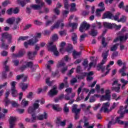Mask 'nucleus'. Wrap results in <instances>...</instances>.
<instances>
[{
    "label": "nucleus",
    "mask_w": 128,
    "mask_h": 128,
    "mask_svg": "<svg viewBox=\"0 0 128 128\" xmlns=\"http://www.w3.org/2000/svg\"><path fill=\"white\" fill-rule=\"evenodd\" d=\"M2 37L0 38V40L1 42H2V44L1 45L2 48H3L4 50H8V44H12V36L8 32H4L2 34ZM4 38H6L8 40V44H4V42H6V40H4Z\"/></svg>",
    "instance_id": "f257e3e1"
},
{
    "label": "nucleus",
    "mask_w": 128,
    "mask_h": 128,
    "mask_svg": "<svg viewBox=\"0 0 128 128\" xmlns=\"http://www.w3.org/2000/svg\"><path fill=\"white\" fill-rule=\"evenodd\" d=\"M110 106V104L108 102H106V103L103 104L102 107L100 110V112H110L112 110H114L116 106V102H114L112 106L110 107V110H108V108Z\"/></svg>",
    "instance_id": "f03ea898"
},
{
    "label": "nucleus",
    "mask_w": 128,
    "mask_h": 128,
    "mask_svg": "<svg viewBox=\"0 0 128 128\" xmlns=\"http://www.w3.org/2000/svg\"><path fill=\"white\" fill-rule=\"evenodd\" d=\"M47 48H48V50L52 52L54 55L56 56H58V48H56V45L54 44V42H50L47 44Z\"/></svg>",
    "instance_id": "7ed1b4c3"
},
{
    "label": "nucleus",
    "mask_w": 128,
    "mask_h": 128,
    "mask_svg": "<svg viewBox=\"0 0 128 128\" xmlns=\"http://www.w3.org/2000/svg\"><path fill=\"white\" fill-rule=\"evenodd\" d=\"M111 120L109 121L112 124H124V122L120 120V119L124 118V114H122L121 116L116 117V120H114V117H111Z\"/></svg>",
    "instance_id": "20e7f679"
},
{
    "label": "nucleus",
    "mask_w": 128,
    "mask_h": 128,
    "mask_svg": "<svg viewBox=\"0 0 128 128\" xmlns=\"http://www.w3.org/2000/svg\"><path fill=\"white\" fill-rule=\"evenodd\" d=\"M36 4H40V5L32 4L30 6V8L35 10H42V6H44V3L42 2H40V0H36Z\"/></svg>",
    "instance_id": "39448f33"
},
{
    "label": "nucleus",
    "mask_w": 128,
    "mask_h": 128,
    "mask_svg": "<svg viewBox=\"0 0 128 128\" xmlns=\"http://www.w3.org/2000/svg\"><path fill=\"white\" fill-rule=\"evenodd\" d=\"M11 86V94L12 96H18V90H16V82L13 81L10 84Z\"/></svg>",
    "instance_id": "423d86ee"
},
{
    "label": "nucleus",
    "mask_w": 128,
    "mask_h": 128,
    "mask_svg": "<svg viewBox=\"0 0 128 128\" xmlns=\"http://www.w3.org/2000/svg\"><path fill=\"white\" fill-rule=\"evenodd\" d=\"M4 102H5L6 106H8L9 104H11L13 108H18L20 106V104H18V103L16 102L15 101L10 102V100H8V96L5 97Z\"/></svg>",
    "instance_id": "0eeeda50"
},
{
    "label": "nucleus",
    "mask_w": 128,
    "mask_h": 128,
    "mask_svg": "<svg viewBox=\"0 0 128 128\" xmlns=\"http://www.w3.org/2000/svg\"><path fill=\"white\" fill-rule=\"evenodd\" d=\"M90 24H88L86 23V22L84 21L81 24L79 30L80 32H84V30H86L90 28Z\"/></svg>",
    "instance_id": "6e6552de"
},
{
    "label": "nucleus",
    "mask_w": 128,
    "mask_h": 128,
    "mask_svg": "<svg viewBox=\"0 0 128 128\" xmlns=\"http://www.w3.org/2000/svg\"><path fill=\"white\" fill-rule=\"evenodd\" d=\"M96 24H92L91 26V31L90 32V34L92 36H98V30H96Z\"/></svg>",
    "instance_id": "1a4fd4ad"
},
{
    "label": "nucleus",
    "mask_w": 128,
    "mask_h": 128,
    "mask_svg": "<svg viewBox=\"0 0 128 128\" xmlns=\"http://www.w3.org/2000/svg\"><path fill=\"white\" fill-rule=\"evenodd\" d=\"M106 64V62H102L100 64H98L96 66L97 70H102V72H104L106 70V66H104Z\"/></svg>",
    "instance_id": "9d476101"
},
{
    "label": "nucleus",
    "mask_w": 128,
    "mask_h": 128,
    "mask_svg": "<svg viewBox=\"0 0 128 128\" xmlns=\"http://www.w3.org/2000/svg\"><path fill=\"white\" fill-rule=\"evenodd\" d=\"M128 34H126L124 36H120V37H117L116 38H115L114 40V42H118V40H120V42H122L124 40H128Z\"/></svg>",
    "instance_id": "9b49d317"
},
{
    "label": "nucleus",
    "mask_w": 128,
    "mask_h": 128,
    "mask_svg": "<svg viewBox=\"0 0 128 128\" xmlns=\"http://www.w3.org/2000/svg\"><path fill=\"white\" fill-rule=\"evenodd\" d=\"M114 64V62L110 61L109 64L108 65H107V66L106 68V72L104 74H102V77L106 76L107 74H108L110 73V68H110V66H112V64Z\"/></svg>",
    "instance_id": "f8f14e48"
},
{
    "label": "nucleus",
    "mask_w": 128,
    "mask_h": 128,
    "mask_svg": "<svg viewBox=\"0 0 128 128\" xmlns=\"http://www.w3.org/2000/svg\"><path fill=\"white\" fill-rule=\"evenodd\" d=\"M57 87L56 86H53V88L48 92L49 96H56L58 94Z\"/></svg>",
    "instance_id": "ddd939ff"
},
{
    "label": "nucleus",
    "mask_w": 128,
    "mask_h": 128,
    "mask_svg": "<svg viewBox=\"0 0 128 128\" xmlns=\"http://www.w3.org/2000/svg\"><path fill=\"white\" fill-rule=\"evenodd\" d=\"M110 50H108L107 51H104L102 52V62H106V60H108V52Z\"/></svg>",
    "instance_id": "4468645a"
},
{
    "label": "nucleus",
    "mask_w": 128,
    "mask_h": 128,
    "mask_svg": "<svg viewBox=\"0 0 128 128\" xmlns=\"http://www.w3.org/2000/svg\"><path fill=\"white\" fill-rule=\"evenodd\" d=\"M84 76H87V80L88 82H90L94 80V78L92 76H94V72L91 71L89 72H86L84 74Z\"/></svg>",
    "instance_id": "2eb2a0df"
},
{
    "label": "nucleus",
    "mask_w": 128,
    "mask_h": 128,
    "mask_svg": "<svg viewBox=\"0 0 128 128\" xmlns=\"http://www.w3.org/2000/svg\"><path fill=\"white\" fill-rule=\"evenodd\" d=\"M38 52L36 51H34V52H32L30 51L28 52V56L29 60H32L34 56H36Z\"/></svg>",
    "instance_id": "dca6fc26"
},
{
    "label": "nucleus",
    "mask_w": 128,
    "mask_h": 128,
    "mask_svg": "<svg viewBox=\"0 0 128 128\" xmlns=\"http://www.w3.org/2000/svg\"><path fill=\"white\" fill-rule=\"evenodd\" d=\"M102 18V20H104V18H109L110 20H112V14L110 12H107L104 13Z\"/></svg>",
    "instance_id": "f3484780"
},
{
    "label": "nucleus",
    "mask_w": 128,
    "mask_h": 128,
    "mask_svg": "<svg viewBox=\"0 0 128 128\" xmlns=\"http://www.w3.org/2000/svg\"><path fill=\"white\" fill-rule=\"evenodd\" d=\"M24 64L26 65V66L27 68H31L32 66L34 64V62L30 61V62H26L24 61V60H22L20 61V64Z\"/></svg>",
    "instance_id": "a211bd4d"
},
{
    "label": "nucleus",
    "mask_w": 128,
    "mask_h": 128,
    "mask_svg": "<svg viewBox=\"0 0 128 128\" xmlns=\"http://www.w3.org/2000/svg\"><path fill=\"white\" fill-rule=\"evenodd\" d=\"M37 118L38 120H42L44 118L46 120V118H48V113L44 112V114H39L37 116Z\"/></svg>",
    "instance_id": "6ab92c4d"
},
{
    "label": "nucleus",
    "mask_w": 128,
    "mask_h": 128,
    "mask_svg": "<svg viewBox=\"0 0 128 128\" xmlns=\"http://www.w3.org/2000/svg\"><path fill=\"white\" fill-rule=\"evenodd\" d=\"M82 110V108L78 109V105L74 104L72 108V112H74L75 114H78V113Z\"/></svg>",
    "instance_id": "aec40b11"
},
{
    "label": "nucleus",
    "mask_w": 128,
    "mask_h": 128,
    "mask_svg": "<svg viewBox=\"0 0 128 128\" xmlns=\"http://www.w3.org/2000/svg\"><path fill=\"white\" fill-rule=\"evenodd\" d=\"M38 42V40L36 38L34 37L32 38L29 40L28 42L30 46H34V44H36Z\"/></svg>",
    "instance_id": "412c9836"
},
{
    "label": "nucleus",
    "mask_w": 128,
    "mask_h": 128,
    "mask_svg": "<svg viewBox=\"0 0 128 128\" xmlns=\"http://www.w3.org/2000/svg\"><path fill=\"white\" fill-rule=\"evenodd\" d=\"M72 40L74 44H78V35L75 32L72 33Z\"/></svg>",
    "instance_id": "4be33fe9"
},
{
    "label": "nucleus",
    "mask_w": 128,
    "mask_h": 128,
    "mask_svg": "<svg viewBox=\"0 0 128 128\" xmlns=\"http://www.w3.org/2000/svg\"><path fill=\"white\" fill-rule=\"evenodd\" d=\"M62 66H66V62H64V59L59 60L56 64V67L58 68Z\"/></svg>",
    "instance_id": "5701e85b"
},
{
    "label": "nucleus",
    "mask_w": 128,
    "mask_h": 128,
    "mask_svg": "<svg viewBox=\"0 0 128 128\" xmlns=\"http://www.w3.org/2000/svg\"><path fill=\"white\" fill-rule=\"evenodd\" d=\"M60 22H62V20H58L54 26L50 27V30H54V28H58L60 27Z\"/></svg>",
    "instance_id": "b1692460"
},
{
    "label": "nucleus",
    "mask_w": 128,
    "mask_h": 128,
    "mask_svg": "<svg viewBox=\"0 0 128 128\" xmlns=\"http://www.w3.org/2000/svg\"><path fill=\"white\" fill-rule=\"evenodd\" d=\"M24 56V52L22 51H20L17 54H12V58H22Z\"/></svg>",
    "instance_id": "393cba45"
},
{
    "label": "nucleus",
    "mask_w": 128,
    "mask_h": 128,
    "mask_svg": "<svg viewBox=\"0 0 128 128\" xmlns=\"http://www.w3.org/2000/svg\"><path fill=\"white\" fill-rule=\"evenodd\" d=\"M14 22H16V18L14 17L8 18L6 20V22L8 24H14Z\"/></svg>",
    "instance_id": "a878e982"
},
{
    "label": "nucleus",
    "mask_w": 128,
    "mask_h": 128,
    "mask_svg": "<svg viewBox=\"0 0 128 128\" xmlns=\"http://www.w3.org/2000/svg\"><path fill=\"white\" fill-rule=\"evenodd\" d=\"M52 108L56 110V112H60L62 110V108L60 107V105L58 104H54L52 105Z\"/></svg>",
    "instance_id": "bb28decb"
},
{
    "label": "nucleus",
    "mask_w": 128,
    "mask_h": 128,
    "mask_svg": "<svg viewBox=\"0 0 128 128\" xmlns=\"http://www.w3.org/2000/svg\"><path fill=\"white\" fill-rule=\"evenodd\" d=\"M16 117L10 116L9 120L10 125L16 126Z\"/></svg>",
    "instance_id": "cd10ccee"
},
{
    "label": "nucleus",
    "mask_w": 128,
    "mask_h": 128,
    "mask_svg": "<svg viewBox=\"0 0 128 128\" xmlns=\"http://www.w3.org/2000/svg\"><path fill=\"white\" fill-rule=\"evenodd\" d=\"M80 54H82V52H78L76 50H74L72 52V56L75 60L78 58Z\"/></svg>",
    "instance_id": "c85d7f7f"
},
{
    "label": "nucleus",
    "mask_w": 128,
    "mask_h": 128,
    "mask_svg": "<svg viewBox=\"0 0 128 128\" xmlns=\"http://www.w3.org/2000/svg\"><path fill=\"white\" fill-rule=\"evenodd\" d=\"M103 24L104 28H114V24H112L110 23L104 22Z\"/></svg>",
    "instance_id": "c756f323"
},
{
    "label": "nucleus",
    "mask_w": 128,
    "mask_h": 128,
    "mask_svg": "<svg viewBox=\"0 0 128 128\" xmlns=\"http://www.w3.org/2000/svg\"><path fill=\"white\" fill-rule=\"evenodd\" d=\"M21 88L22 89V90L24 92L26 88H28V85L26 84H24V82L20 83L19 84Z\"/></svg>",
    "instance_id": "7c9ffc66"
},
{
    "label": "nucleus",
    "mask_w": 128,
    "mask_h": 128,
    "mask_svg": "<svg viewBox=\"0 0 128 128\" xmlns=\"http://www.w3.org/2000/svg\"><path fill=\"white\" fill-rule=\"evenodd\" d=\"M106 10V8L103 7L102 9H97L96 10V16H100V12H104Z\"/></svg>",
    "instance_id": "2f4dec72"
},
{
    "label": "nucleus",
    "mask_w": 128,
    "mask_h": 128,
    "mask_svg": "<svg viewBox=\"0 0 128 128\" xmlns=\"http://www.w3.org/2000/svg\"><path fill=\"white\" fill-rule=\"evenodd\" d=\"M120 82H122V84H124L121 87V88L122 90H124V88L126 86V84H128V81L125 80L124 78H121Z\"/></svg>",
    "instance_id": "473e14b6"
},
{
    "label": "nucleus",
    "mask_w": 128,
    "mask_h": 128,
    "mask_svg": "<svg viewBox=\"0 0 128 128\" xmlns=\"http://www.w3.org/2000/svg\"><path fill=\"white\" fill-rule=\"evenodd\" d=\"M36 112V110H34V107H32V106H30L28 108V114H34V112Z\"/></svg>",
    "instance_id": "72a5a7b5"
},
{
    "label": "nucleus",
    "mask_w": 128,
    "mask_h": 128,
    "mask_svg": "<svg viewBox=\"0 0 128 128\" xmlns=\"http://www.w3.org/2000/svg\"><path fill=\"white\" fill-rule=\"evenodd\" d=\"M36 118H38V116L35 114H32V118H30L31 122H36Z\"/></svg>",
    "instance_id": "f704fd0d"
},
{
    "label": "nucleus",
    "mask_w": 128,
    "mask_h": 128,
    "mask_svg": "<svg viewBox=\"0 0 128 128\" xmlns=\"http://www.w3.org/2000/svg\"><path fill=\"white\" fill-rule=\"evenodd\" d=\"M78 23H72V22H69L70 26H72V28H75V30H76V28H78Z\"/></svg>",
    "instance_id": "c9c22d12"
},
{
    "label": "nucleus",
    "mask_w": 128,
    "mask_h": 128,
    "mask_svg": "<svg viewBox=\"0 0 128 128\" xmlns=\"http://www.w3.org/2000/svg\"><path fill=\"white\" fill-rule=\"evenodd\" d=\"M63 110L65 114H68L70 112V108L68 107V103H66L64 104V106L63 108Z\"/></svg>",
    "instance_id": "e433bc0d"
},
{
    "label": "nucleus",
    "mask_w": 128,
    "mask_h": 128,
    "mask_svg": "<svg viewBox=\"0 0 128 128\" xmlns=\"http://www.w3.org/2000/svg\"><path fill=\"white\" fill-rule=\"evenodd\" d=\"M118 44H116L110 48V50L111 52H116L118 50Z\"/></svg>",
    "instance_id": "4c0bfd02"
},
{
    "label": "nucleus",
    "mask_w": 128,
    "mask_h": 128,
    "mask_svg": "<svg viewBox=\"0 0 128 128\" xmlns=\"http://www.w3.org/2000/svg\"><path fill=\"white\" fill-rule=\"evenodd\" d=\"M120 12H118L115 16H112V18L111 20H114L118 21L120 20H118V18H120Z\"/></svg>",
    "instance_id": "58836bf2"
},
{
    "label": "nucleus",
    "mask_w": 128,
    "mask_h": 128,
    "mask_svg": "<svg viewBox=\"0 0 128 128\" xmlns=\"http://www.w3.org/2000/svg\"><path fill=\"white\" fill-rule=\"evenodd\" d=\"M50 78H48L46 79V84H48L49 86H52V84L54 81H50Z\"/></svg>",
    "instance_id": "ea45409f"
},
{
    "label": "nucleus",
    "mask_w": 128,
    "mask_h": 128,
    "mask_svg": "<svg viewBox=\"0 0 128 128\" xmlns=\"http://www.w3.org/2000/svg\"><path fill=\"white\" fill-rule=\"evenodd\" d=\"M18 2L20 4L22 8L28 4L24 0L20 1V0H18Z\"/></svg>",
    "instance_id": "a19ab883"
},
{
    "label": "nucleus",
    "mask_w": 128,
    "mask_h": 128,
    "mask_svg": "<svg viewBox=\"0 0 128 128\" xmlns=\"http://www.w3.org/2000/svg\"><path fill=\"white\" fill-rule=\"evenodd\" d=\"M120 86H118V87H112V90H114L116 92H120Z\"/></svg>",
    "instance_id": "79ce46f5"
},
{
    "label": "nucleus",
    "mask_w": 128,
    "mask_h": 128,
    "mask_svg": "<svg viewBox=\"0 0 128 128\" xmlns=\"http://www.w3.org/2000/svg\"><path fill=\"white\" fill-rule=\"evenodd\" d=\"M28 38V36H21L19 37L18 42H20V40H26Z\"/></svg>",
    "instance_id": "37998d69"
},
{
    "label": "nucleus",
    "mask_w": 128,
    "mask_h": 128,
    "mask_svg": "<svg viewBox=\"0 0 128 128\" xmlns=\"http://www.w3.org/2000/svg\"><path fill=\"white\" fill-rule=\"evenodd\" d=\"M62 122V118L58 117L56 118V124L58 126H60V124Z\"/></svg>",
    "instance_id": "c03bdc74"
},
{
    "label": "nucleus",
    "mask_w": 128,
    "mask_h": 128,
    "mask_svg": "<svg viewBox=\"0 0 128 128\" xmlns=\"http://www.w3.org/2000/svg\"><path fill=\"white\" fill-rule=\"evenodd\" d=\"M66 52H70L72 50V46L71 44H68L66 49Z\"/></svg>",
    "instance_id": "a18cd8bd"
},
{
    "label": "nucleus",
    "mask_w": 128,
    "mask_h": 128,
    "mask_svg": "<svg viewBox=\"0 0 128 128\" xmlns=\"http://www.w3.org/2000/svg\"><path fill=\"white\" fill-rule=\"evenodd\" d=\"M70 6L68 5V0H64V8L66 10H68V7Z\"/></svg>",
    "instance_id": "49530a36"
},
{
    "label": "nucleus",
    "mask_w": 128,
    "mask_h": 128,
    "mask_svg": "<svg viewBox=\"0 0 128 128\" xmlns=\"http://www.w3.org/2000/svg\"><path fill=\"white\" fill-rule=\"evenodd\" d=\"M28 101L24 100V99L22 100V104L24 106V108H26V106H28Z\"/></svg>",
    "instance_id": "de8ad7c7"
},
{
    "label": "nucleus",
    "mask_w": 128,
    "mask_h": 128,
    "mask_svg": "<svg viewBox=\"0 0 128 128\" xmlns=\"http://www.w3.org/2000/svg\"><path fill=\"white\" fill-rule=\"evenodd\" d=\"M68 66H64V67L62 68L60 72H62V74H66V70H68Z\"/></svg>",
    "instance_id": "09e8293b"
},
{
    "label": "nucleus",
    "mask_w": 128,
    "mask_h": 128,
    "mask_svg": "<svg viewBox=\"0 0 128 128\" xmlns=\"http://www.w3.org/2000/svg\"><path fill=\"white\" fill-rule=\"evenodd\" d=\"M36 68H38V64H36L34 65L33 64V66L30 68L32 72H36Z\"/></svg>",
    "instance_id": "8fccbe9b"
},
{
    "label": "nucleus",
    "mask_w": 128,
    "mask_h": 128,
    "mask_svg": "<svg viewBox=\"0 0 128 128\" xmlns=\"http://www.w3.org/2000/svg\"><path fill=\"white\" fill-rule=\"evenodd\" d=\"M100 100H110V96H102L100 98Z\"/></svg>",
    "instance_id": "3c124183"
},
{
    "label": "nucleus",
    "mask_w": 128,
    "mask_h": 128,
    "mask_svg": "<svg viewBox=\"0 0 128 128\" xmlns=\"http://www.w3.org/2000/svg\"><path fill=\"white\" fill-rule=\"evenodd\" d=\"M13 10L14 8H10L6 10V12L9 16H12V14Z\"/></svg>",
    "instance_id": "603ef678"
},
{
    "label": "nucleus",
    "mask_w": 128,
    "mask_h": 128,
    "mask_svg": "<svg viewBox=\"0 0 128 128\" xmlns=\"http://www.w3.org/2000/svg\"><path fill=\"white\" fill-rule=\"evenodd\" d=\"M12 62L14 64V66H18L20 64V60H14L12 61Z\"/></svg>",
    "instance_id": "864d4df0"
},
{
    "label": "nucleus",
    "mask_w": 128,
    "mask_h": 128,
    "mask_svg": "<svg viewBox=\"0 0 128 128\" xmlns=\"http://www.w3.org/2000/svg\"><path fill=\"white\" fill-rule=\"evenodd\" d=\"M102 44L104 46V48H106V46H108V43L106 42V38L104 37H103L102 38Z\"/></svg>",
    "instance_id": "5fc2aeb1"
},
{
    "label": "nucleus",
    "mask_w": 128,
    "mask_h": 128,
    "mask_svg": "<svg viewBox=\"0 0 128 128\" xmlns=\"http://www.w3.org/2000/svg\"><path fill=\"white\" fill-rule=\"evenodd\" d=\"M118 56V52L114 51L112 55V58L114 59V58Z\"/></svg>",
    "instance_id": "6e6d98bb"
},
{
    "label": "nucleus",
    "mask_w": 128,
    "mask_h": 128,
    "mask_svg": "<svg viewBox=\"0 0 128 128\" xmlns=\"http://www.w3.org/2000/svg\"><path fill=\"white\" fill-rule=\"evenodd\" d=\"M58 40V34H54L52 36V42H56Z\"/></svg>",
    "instance_id": "4d7b16f0"
},
{
    "label": "nucleus",
    "mask_w": 128,
    "mask_h": 128,
    "mask_svg": "<svg viewBox=\"0 0 128 128\" xmlns=\"http://www.w3.org/2000/svg\"><path fill=\"white\" fill-rule=\"evenodd\" d=\"M71 12L76 11V3L71 4V8L70 10Z\"/></svg>",
    "instance_id": "13d9d810"
},
{
    "label": "nucleus",
    "mask_w": 128,
    "mask_h": 128,
    "mask_svg": "<svg viewBox=\"0 0 128 128\" xmlns=\"http://www.w3.org/2000/svg\"><path fill=\"white\" fill-rule=\"evenodd\" d=\"M0 54L2 56H8V51L3 50L1 52Z\"/></svg>",
    "instance_id": "bf43d9fd"
},
{
    "label": "nucleus",
    "mask_w": 128,
    "mask_h": 128,
    "mask_svg": "<svg viewBox=\"0 0 128 128\" xmlns=\"http://www.w3.org/2000/svg\"><path fill=\"white\" fill-rule=\"evenodd\" d=\"M86 36H88V34H84L80 36V42H83V40H84V38H86Z\"/></svg>",
    "instance_id": "052dcab7"
},
{
    "label": "nucleus",
    "mask_w": 128,
    "mask_h": 128,
    "mask_svg": "<svg viewBox=\"0 0 128 128\" xmlns=\"http://www.w3.org/2000/svg\"><path fill=\"white\" fill-rule=\"evenodd\" d=\"M105 96H110V90H105Z\"/></svg>",
    "instance_id": "680f3d73"
},
{
    "label": "nucleus",
    "mask_w": 128,
    "mask_h": 128,
    "mask_svg": "<svg viewBox=\"0 0 128 128\" xmlns=\"http://www.w3.org/2000/svg\"><path fill=\"white\" fill-rule=\"evenodd\" d=\"M54 24L53 20H48L45 24V26H52Z\"/></svg>",
    "instance_id": "e2e57ef3"
},
{
    "label": "nucleus",
    "mask_w": 128,
    "mask_h": 128,
    "mask_svg": "<svg viewBox=\"0 0 128 128\" xmlns=\"http://www.w3.org/2000/svg\"><path fill=\"white\" fill-rule=\"evenodd\" d=\"M82 64L84 66V68H88V60H84Z\"/></svg>",
    "instance_id": "0e129e2a"
},
{
    "label": "nucleus",
    "mask_w": 128,
    "mask_h": 128,
    "mask_svg": "<svg viewBox=\"0 0 128 128\" xmlns=\"http://www.w3.org/2000/svg\"><path fill=\"white\" fill-rule=\"evenodd\" d=\"M126 18L125 17V16H122L121 18L119 20H118V22H126Z\"/></svg>",
    "instance_id": "69168bd1"
},
{
    "label": "nucleus",
    "mask_w": 128,
    "mask_h": 128,
    "mask_svg": "<svg viewBox=\"0 0 128 128\" xmlns=\"http://www.w3.org/2000/svg\"><path fill=\"white\" fill-rule=\"evenodd\" d=\"M76 82H78V80H76V78H73L70 80V84L72 86H74V84H76Z\"/></svg>",
    "instance_id": "338daca9"
},
{
    "label": "nucleus",
    "mask_w": 128,
    "mask_h": 128,
    "mask_svg": "<svg viewBox=\"0 0 128 128\" xmlns=\"http://www.w3.org/2000/svg\"><path fill=\"white\" fill-rule=\"evenodd\" d=\"M59 34L61 36H66V30L63 31L59 32Z\"/></svg>",
    "instance_id": "774afa93"
}]
</instances>
